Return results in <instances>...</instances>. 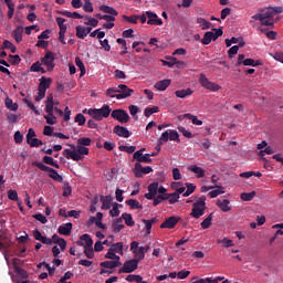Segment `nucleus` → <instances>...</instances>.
Segmentation results:
<instances>
[{"label":"nucleus","mask_w":283,"mask_h":283,"mask_svg":"<svg viewBox=\"0 0 283 283\" xmlns=\"http://www.w3.org/2000/svg\"><path fill=\"white\" fill-rule=\"evenodd\" d=\"M72 149H64L63 156L66 158V160H74L75 163H78V160H83V156H87L90 154V148L85 146H81L77 144V148L74 145H70Z\"/></svg>","instance_id":"f257e3e1"},{"label":"nucleus","mask_w":283,"mask_h":283,"mask_svg":"<svg viewBox=\"0 0 283 283\" xmlns=\"http://www.w3.org/2000/svg\"><path fill=\"white\" fill-rule=\"evenodd\" d=\"M206 209H207V197L201 196L192 205V211L190 216L196 219L201 218V216H205Z\"/></svg>","instance_id":"f03ea898"},{"label":"nucleus","mask_w":283,"mask_h":283,"mask_svg":"<svg viewBox=\"0 0 283 283\" xmlns=\"http://www.w3.org/2000/svg\"><path fill=\"white\" fill-rule=\"evenodd\" d=\"M273 17H274L273 12L271 11V9H269L263 13H256L252 15V19H254V21H261V25L273 28V25H275V21L273 20Z\"/></svg>","instance_id":"7ed1b4c3"},{"label":"nucleus","mask_w":283,"mask_h":283,"mask_svg":"<svg viewBox=\"0 0 283 283\" xmlns=\"http://www.w3.org/2000/svg\"><path fill=\"white\" fill-rule=\"evenodd\" d=\"M32 165L33 167H38L41 171H46L49 174V178H52L55 182H61L63 180V176H61L54 168L45 166V164L39 161H33Z\"/></svg>","instance_id":"20e7f679"},{"label":"nucleus","mask_w":283,"mask_h":283,"mask_svg":"<svg viewBox=\"0 0 283 283\" xmlns=\"http://www.w3.org/2000/svg\"><path fill=\"white\" fill-rule=\"evenodd\" d=\"M199 83L201 87H203L205 90H208L209 92H219V90H221V86L217 83L211 82L207 77V75H205V73H201L199 75Z\"/></svg>","instance_id":"39448f33"},{"label":"nucleus","mask_w":283,"mask_h":283,"mask_svg":"<svg viewBox=\"0 0 283 283\" xmlns=\"http://www.w3.org/2000/svg\"><path fill=\"white\" fill-rule=\"evenodd\" d=\"M111 116L112 118H114V120H118V123H122V124L129 123V113H127V111L123 108L114 109L111 113Z\"/></svg>","instance_id":"423d86ee"},{"label":"nucleus","mask_w":283,"mask_h":283,"mask_svg":"<svg viewBox=\"0 0 283 283\" xmlns=\"http://www.w3.org/2000/svg\"><path fill=\"white\" fill-rule=\"evenodd\" d=\"M117 95L116 98L117 101H123L125 98H129V96H132V94H134V90L129 88L127 85L125 84H119L117 86Z\"/></svg>","instance_id":"0eeeda50"},{"label":"nucleus","mask_w":283,"mask_h":283,"mask_svg":"<svg viewBox=\"0 0 283 283\" xmlns=\"http://www.w3.org/2000/svg\"><path fill=\"white\" fill-rule=\"evenodd\" d=\"M42 65H45L48 72H52L56 64H54V53L51 51H48L45 55L41 60Z\"/></svg>","instance_id":"6e6552de"},{"label":"nucleus","mask_w":283,"mask_h":283,"mask_svg":"<svg viewBox=\"0 0 283 283\" xmlns=\"http://www.w3.org/2000/svg\"><path fill=\"white\" fill-rule=\"evenodd\" d=\"M145 151V148H140L139 150H136L133 154L134 160H137V163L140 165V163H144L145 165H149L151 163L150 155L149 154H143Z\"/></svg>","instance_id":"1a4fd4ad"},{"label":"nucleus","mask_w":283,"mask_h":283,"mask_svg":"<svg viewBox=\"0 0 283 283\" xmlns=\"http://www.w3.org/2000/svg\"><path fill=\"white\" fill-rule=\"evenodd\" d=\"M136 269H138L137 261L130 259L124 263L123 268L118 270V273H134Z\"/></svg>","instance_id":"9d476101"},{"label":"nucleus","mask_w":283,"mask_h":283,"mask_svg":"<svg viewBox=\"0 0 283 283\" xmlns=\"http://www.w3.org/2000/svg\"><path fill=\"white\" fill-rule=\"evenodd\" d=\"M154 169L150 166L143 167L142 164L136 163L135 164V176L136 178H143L146 174H151Z\"/></svg>","instance_id":"9b49d317"},{"label":"nucleus","mask_w":283,"mask_h":283,"mask_svg":"<svg viewBox=\"0 0 283 283\" xmlns=\"http://www.w3.org/2000/svg\"><path fill=\"white\" fill-rule=\"evenodd\" d=\"M78 247H84L85 249H92L94 245V240H92V237L90 234H83L80 237V241L76 242Z\"/></svg>","instance_id":"f8f14e48"},{"label":"nucleus","mask_w":283,"mask_h":283,"mask_svg":"<svg viewBox=\"0 0 283 283\" xmlns=\"http://www.w3.org/2000/svg\"><path fill=\"white\" fill-rule=\"evenodd\" d=\"M179 221L178 217H169L160 224V229H174Z\"/></svg>","instance_id":"ddd939ff"},{"label":"nucleus","mask_w":283,"mask_h":283,"mask_svg":"<svg viewBox=\"0 0 283 283\" xmlns=\"http://www.w3.org/2000/svg\"><path fill=\"white\" fill-rule=\"evenodd\" d=\"M113 132L116 134V136H119V138H129V136H132L129 129L120 125H116Z\"/></svg>","instance_id":"4468645a"},{"label":"nucleus","mask_w":283,"mask_h":283,"mask_svg":"<svg viewBox=\"0 0 283 283\" xmlns=\"http://www.w3.org/2000/svg\"><path fill=\"white\" fill-rule=\"evenodd\" d=\"M99 201L102 202V209L104 211H107L108 209H112V202L114 201V197L112 195L108 196H99Z\"/></svg>","instance_id":"2eb2a0df"},{"label":"nucleus","mask_w":283,"mask_h":283,"mask_svg":"<svg viewBox=\"0 0 283 283\" xmlns=\"http://www.w3.org/2000/svg\"><path fill=\"white\" fill-rule=\"evenodd\" d=\"M75 30L77 39H85L92 32V27L77 25Z\"/></svg>","instance_id":"dca6fc26"},{"label":"nucleus","mask_w":283,"mask_h":283,"mask_svg":"<svg viewBox=\"0 0 283 283\" xmlns=\"http://www.w3.org/2000/svg\"><path fill=\"white\" fill-rule=\"evenodd\" d=\"M33 238H34V240L42 242V244H48V245L52 244V239H50L48 237H43V234L39 230L33 231Z\"/></svg>","instance_id":"f3484780"},{"label":"nucleus","mask_w":283,"mask_h":283,"mask_svg":"<svg viewBox=\"0 0 283 283\" xmlns=\"http://www.w3.org/2000/svg\"><path fill=\"white\" fill-rule=\"evenodd\" d=\"M50 85H52V78L42 76L40 78L38 90H41L42 92H48V90H50Z\"/></svg>","instance_id":"a211bd4d"},{"label":"nucleus","mask_w":283,"mask_h":283,"mask_svg":"<svg viewBox=\"0 0 283 283\" xmlns=\"http://www.w3.org/2000/svg\"><path fill=\"white\" fill-rule=\"evenodd\" d=\"M72 227H73L72 222L64 223V224L59 227L57 233H60V235H71L72 234Z\"/></svg>","instance_id":"6ab92c4d"},{"label":"nucleus","mask_w":283,"mask_h":283,"mask_svg":"<svg viewBox=\"0 0 283 283\" xmlns=\"http://www.w3.org/2000/svg\"><path fill=\"white\" fill-rule=\"evenodd\" d=\"M169 85H171V80H161L155 84V90H158V92H165Z\"/></svg>","instance_id":"aec40b11"},{"label":"nucleus","mask_w":283,"mask_h":283,"mask_svg":"<svg viewBox=\"0 0 283 283\" xmlns=\"http://www.w3.org/2000/svg\"><path fill=\"white\" fill-rule=\"evenodd\" d=\"M97 114L102 115V118H109V115L112 114V108H109V105L104 104L103 107L96 108Z\"/></svg>","instance_id":"412c9836"},{"label":"nucleus","mask_w":283,"mask_h":283,"mask_svg":"<svg viewBox=\"0 0 283 283\" xmlns=\"http://www.w3.org/2000/svg\"><path fill=\"white\" fill-rule=\"evenodd\" d=\"M123 263H120V261H104L102 263H99V266H103L104 269H116L117 266H122Z\"/></svg>","instance_id":"4be33fe9"},{"label":"nucleus","mask_w":283,"mask_h":283,"mask_svg":"<svg viewBox=\"0 0 283 283\" xmlns=\"http://www.w3.org/2000/svg\"><path fill=\"white\" fill-rule=\"evenodd\" d=\"M229 205V199L217 200V207H219V209H221V211H223L224 213H227V211H231V207Z\"/></svg>","instance_id":"5701e85b"},{"label":"nucleus","mask_w":283,"mask_h":283,"mask_svg":"<svg viewBox=\"0 0 283 283\" xmlns=\"http://www.w3.org/2000/svg\"><path fill=\"white\" fill-rule=\"evenodd\" d=\"M12 36L17 43H21L23 41V27H17L12 32Z\"/></svg>","instance_id":"b1692460"},{"label":"nucleus","mask_w":283,"mask_h":283,"mask_svg":"<svg viewBox=\"0 0 283 283\" xmlns=\"http://www.w3.org/2000/svg\"><path fill=\"white\" fill-rule=\"evenodd\" d=\"M101 12H104L105 14H111V17H118V11L116 9L104 4L99 7Z\"/></svg>","instance_id":"393cba45"},{"label":"nucleus","mask_w":283,"mask_h":283,"mask_svg":"<svg viewBox=\"0 0 283 283\" xmlns=\"http://www.w3.org/2000/svg\"><path fill=\"white\" fill-rule=\"evenodd\" d=\"M191 94H193L191 88L179 90L175 92V96H177V98H187V96H191Z\"/></svg>","instance_id":"a878e982"},{"label":"nucleus","mask_w":283,"mask_h":283,"mask_svg":"<svg viewBox=\"0 0 283 283\" xmlns=\"http://www.w3.org/2000/svg\"><path fill=\"white\" fill-rule=\"evenodd\" d=\"M4 105L7 107V109H10V112H17V109H19V104L12 102V98L7 97L4 99Z\"/></svg>","instance_id":"bb28decb"},{"label":"nucleus","mask_w":283,"mask_h":283,"mask_svg":"<svg viewBox=\"0 0 283 283\" xmlns=\"http://www.w3.org/2000/svg\"><path fill=\"white\" fill-rule=\"evenodd\" d=\"M123 229H125V224H123V218L116 219V221L113 223L114 233H120Z\"/></svg>","instance_id":"cd10ccee"},{"label":"nucleus","mask_w":283,"mask_h":283,"mask_svg":"<svg viewBox=\"0 0 283 283\" xmlns=\"http://www.w3.org/2000/svg\"><path fill=\"white\" fill-rule=\"evenodd\" d=\"M122 220L125 221V224L127 227H134L136 224V222L134 221V218L132 217V214L127 213V212H124L122 214Z\"/></svg>","instance_id":"c85d7f7f"},{"label":"nucleus","mask_w":283,"mask_h":283,"mask_svg":"<svg viewBox=\"0 0 283 283\" xmlns=\"http://www.w3.org/2000/svg\"><path fill=\"white\" fill-rule=\"evenodd\" d=\"M216 190H212L209 192L210 198H218V196H221V193H224V187L222 186H212Z\"/></svg>","instance_id":"c756f323"},{"label":"nucleus","mask_w":283,"mask_h":283,"mask_svg":"<svg viewBox=\"0 0 283 283\" xmlns=\"http://www.w3.org/2000/svg\"><path fill=\"white\" fill-rule=\"evenodd\" d=\"M1 50H10L12 54L17 53V46L10 40H4Z\"/></svg>","instance_id":"7c9ffc66"},{"label":"nucleus","mask_w":283,"mask_h":283,"mask_svg":"<svg viewBox=\"0 0 283 283\" xmlns=\"http://www.w3.org/2000/svg\"><path fill=\"white\" fill-rule=\"evenodd\" d=\"M190 171H192V174H196L197 178H205V169L200 168L197 165L190 166Z\"/></svg>","instance_id":"2f4dec72"},{"label":"nucleus","mask_w":283,"mask_h":283,"mask_svg":"<svg viewBox=\"0 0 283 283\" xmlns=\"http://www.w3.org/2000/svg\"><path fill=\"white\" fill-rule=\"evenodd\" d=\"M255 196H256L255 191L243 192L241 193V200H243V202H251V200H253Z\"/></svg>","instance_id":"473e14b6"},{"label":"nucleus","mask_w":283,"mask_h":283,"mask_svg":"<svg viewBox=\"0 0 283 283\" xmlns=\"http://www.w3.org/2000/svg\"><path fill=\"white\" fill-rule=\"evenodd\" d=\"M211 41H213V32L208 31L205 33L203 39H201V43H202V45H209V43H211Z\"/></svg>","instance_id":"72a5a7b5"},{"label":"nucleus","mask_w":283,"mask_h":283,"mask_svg":"<svg viewBox=\"0 0 283 283\" xmlns=\"http://www.w3.org/2000/svg\"><path fill=\"white\" fill-rule=\"evenodd\" d=\"M42 160L44 165H51V167H55V169H60L61 167L57 163L54 161V158H52L51 156H44Z\"/></svg>","instance_id":"f704fd0d"},{"label":"nucleus","mask_w":283,"mask_h":283,"mask_svg":"<svg viewBox=\"0 0 283 283\" xmlns=\"http://www.w3.org/2000/svg\"><path fill=\"white\" fill-rule=\"evenodd\" d=\"M126 205L130 207V209H143V205L136 199L126 200Z\"/></svg>","instance_id":"c9c22d12"},{"label":"nucleus","mask_w":283,"mask_h":283,"mask_svg":"<svg viewBox=\"0 0 283 283\" xmlns=\"http://www.w3.org/2000/svg\"><path fill=\"white\" fill-rule=\"evenodd\" d=\"M197 23L201 25L202 30H210L211 29V22L207 21L205 18H198Z\"/></svg>","instance_id":"e433bc0d"},{"label":"nucleus","mask_w":283,"mask_h":283,"mask_svg":"<svg viewBox=\"0 0 283 283\" xmlns=\"http://www.w3.org/2000/svg\"><path fill=\"white\" fill-rule=\"evenodd\" d=\"M158 112H160V108L158 106H153L145 108L144 114L146 118H149V116H151L153 114H158Z\"/></svg>","instance_id":"4c0bfd02"},{"label":"nucleus","mask_w":283,"mask_h":283,"mask_svg":"<svg viewBox=\"0 0 283 283\" xmlns=\"http://www.w3.org/2000/svg\"><path fill=\"white\" fill-rule=\"evenodd\" d=\"M87 114H88V116H92V118H94V120H103L101 113H98L96 111V108H90L87 111Z\"/></svg>","instance_id":"58836bf2"},{"label":"nucleus","mask_w":283,"mask_h":283,"mask_svg":"<svg viewBox=\"0 0 283 283\" xmlns=\"http://www.w3.org/2000/svg\"><path fill=\"white\" fill-rule=\"evenodd\" d=\"M106 260H115L120 262V256L116 255V252L112 250V248L108 249L107 253L105 254Z\"/></svg>","instance_id":"ea45409f"},{"label":"nucleus","mask_w":283,"mask_h":283,"mask_svg":"<svg viewBox=\"0 0 283 283\" xmlns=\"http://www.w3.org/2000/svg\"><path fill=\"white\" fill-rule=\"evenodd\" d=\"M217 244H222L224 249H229L230 247H233V240L223 238L222 240H217Z\"/></svg>","instance_id":"a19ab883"},{"label":"nucleus","mask_w":283,"mask_h":283,"mask_svg":"<svg viewBox=\"0 0 283 283\" xmlns=\"http://www.w3.org/2000/svg\"><path fill=\"white\" fill-rule=\"evenodd\" d=\"M111 250H113L115 253H118L119 255H123V242L113 243L111 245Z\"/></svg>","instance_id":"79ce46f5"},{"label":"nucleus","mask_w":283,"mask_h":283,"mask_svg":"<svg viewBox=\"0 0 283 283\" xmlns=\"http://www.w3.org/2000/svg\"><path fill=\"white\" fill-rule=\"evenodd\" d=\"M169 140H174L175 143H180V135L177 130H169L168 133Z\"/></svg>","instance_id":"37998d69"},{"label":"nucleus","mask_w":283,"mask_h":283,"mask_svg":"<svg viewBox=\"0 0 283 283\" xmlns=\"http://www.w3.org/2000/svg\"><path fill=\"white\" fill-rule=\"evenodd\" d=\"M75 64L77 65L81 74L80 76H85V64H83V61L81 57H75Z\"/></svg>","instance_id":"c03bdc74"},{"label":"nucleus","mask_w":283,"mask_h":283,"mask_svg":"<svg viewBox=\"0 0 283 283\" xmlns=\"http://www.w3.org/2000/svg\"><path fill=\"white\" fill-rule=\"evenodd\" d=\"M243 65L251 66V67H258V65H262V62L253 60V59H245L243 61Z\"/></svg>","instance_id":"a18cd8bd"},{"label":"nucleus","mask_w":283,"mask_h":283,"mask_svg":"<svg viewBox=\"0 0 283 283\" xmlns=\"http://www.w3.org/2000/svg\"><path fill=\"white\" fill-rule=\"evenodd\" d=\"M211 220H213V212L210 213V214L201 222V228H202V229H209V227H211Z\"/></svg>","instance_id":"49530a36"},{"label":"nucleus","mask_w":283,"mask_h":283,"mask_svg":"<svg viewBox=\"0 0 283 283\" xmlns=\"http://www.w3.org/2000/svg\"><path fill=\"white\" fill-rule=\"evenodd\" d=\"M185 118H188V120H192V125H202V120L198 119V116H193L189 113L184 115Z\"/></svg>","instance_id":"de8ad7c7"},{"label":"nucleus","mask_w":283,"mask_h":283,"mask_svg":"<svg viewBox=\"0 0 283 283\" xmlns=\"http://www.w3.org/2000/svg\"><path fill=\"white\" fill-rule=\"evenodd\" d=\"M77 145L82 147H90L92 145V139L90 137H83L77 140Z\"/></svg>","instance_id":"09e8293b"},{"label":"nucleus","mask_w":283,"mask_h":283,"mask_svg":"<svg viewBox=\"0 0 283 283\" xmlns=\"http://www.w3.org/2000/svg\"><path fill=\"white\" fill-rule=\"evenodd\" d=\"M106 96L109 98H116L118 96V87H109L106 90Z\"/></svg>","instance_id":"8fccbe9b"},{"label":"nucleus","mask_w":283,"mask_h":283,"mask_svg":"<svg viewBox=\"0 0 283 283\" xmlns=\"http://www.w3.org/2000/svg\"><path fill=\"white\" fill-rule=\"evenodd\" d=\"M97 19H99L101 21H107V22H113V21H116V18L113 17V15H109V14H101V13H97L96 14Z\"/></svg>","instance_id":"3c124183"},{"label":"nucleus","mask_w":283,"mask_h":283,"mask_svg":"<svg viewBox=\"0 0 283 283\" xmlns=\"http://www.w3.org/2000/svg\"><path fill=\"white\" fill-rule=\"evenodd\" d=\"M187 191L184 192V198H188V196H191L193 191H196V186L193 184H186Z\"/></svg>","instance_id":"603ef678"},{"label":"nucleus","mask_w":283,"mask_h":283,"mask_svg":"<svg viewBox=\"0 0 283 283\" xmlns=\"http://www.w3.org/2000/svg\"><path fill=\"white\" fill-rule=\"evenodd\" d=\"M119 151H126V154H136V146H119Z\"/></svg>","instance_id":"864d4df0"},{"label":"nucleus","mask_w":283,"mask_h":283,"mask_svg":"<svg viewBox=\"0 0 283 283\" xmlns=\"http://www.w3.org/2000/svg\"><path fill=\"white\" fill-rule=\"evenodd\" d=\"M85 19H87V22H84L85 25H91L92 28H96L98 25L96 18L85 15Z\"/></svg>","instance_id":"5fc2aeb1"},{"label":"nucleus","mask_w":283,"mask_h":283,"mask_svg":"<svg viewBox=\"0 0 283 283\" xmlns=\"http://www.w3.org/2000/svg\"><path fill=\"white\" fill-rule=\"evenodd\" d=\"M109 216H112V218H117V216H120V210L118 209V203H114L113 205V209L109 210Z\"/></svg>","instance_id":"6e6d98bb"},{"label":"nucleus","mask_w":283,"mask_h":283,"mask_svg":"<svg viewBox=\"0 0 283 283\" xmlns=\"http://www.w3.org/2000/svg\"><path fill=\"white\" fill-rule=\"evenodd\" d=\"M69 196H72V186H70V184L66 182L63 187V198H69Z\"/></svg>","instance_id":"4d7b16f0"},{"label":"nucleus","mask_w":283,"mask_h":283,"mask_svg":"<svg viewBox=\"0 0 283 283\" xmlns=\"http://www.w3.org/2000/svg\"><path fill=\"white\" fill-rule=\"evenodd\" d=\"M7 196L9 198V200H13L14 202H17V200H19V193L17 192V190H8Z\"/></svg>","instance_id":"13d9d810"},{"label":"nucleus","mask_w":283,"mask_h":283,"mask_svg":"<svg viewBox=\"0 0 283 283\" xmlns=\"http://www.w3.org/2000/svg\"><path fill=\"white\" fill-rule=\"evenodd\" d=\"M9 63H11V65H19V63H21V56L10 54Z\"/></svg>","instance_id":"bf43d9fd"},{"label":"nucleus","mask_w":283,"mask_h":283,"mask_svg":"<svg viewBox=\"0 0 283 283\" xmlns=\"http://www.w3.org/2000/svg\"><path fill=\"white\" fill-rule=\"evenodd\" d=\"M48 125H56V116L54 114L44 115Z\"/></svg>","instance_id":"052dcab7"},{"label":"nucleus","mask_w":283,"mask_h":283,"mask_svg":"<svg viewBox=\"0 0 283 283\" xmlns=\"http://www.w3.org/2000/svg\"><path fill=\"white\" fill-rule=\"evenodd\" d=\"M7 119L11 125L14 124V123H19V116L17 114H13V113H8L7 114Z\"/></svg>","instance_id":"680f3d73"},{"label":"nucleus","mask_w":283,"mask_h":283,"mask_svg":"<svg viewBox=\"0 0 283 283\" xmlns=\"http://www.w3.org/2000/svg\"><path fill=\"white\" fill-rule=\"evenodd\" d=\"M27 143H28V145H30V147H41V145H43V140H41L39 138H33Z\"/></svg>","instance_id":"e2e57ef3"},{"label":"nucleus","mask_w":283,"mask_h":283,"mask_svg":"<svg viewBox=\"0 0 283 283\" xmlns=\"http://www.w3.org/2000/svg\"><path fill=\"white\" fill-rule=\"evenodd\" d=\"M85 115L78 113L76 116H75V123H77L80 125V127H83V125H85Z\"/></svg>","instance_id":"0e129e2a"},{"label":"nucleus","mask_w":283,"mask_h":283,"mask_svg":"<svg viewBox=\"0 0 283 283\" xmlns=\"http://www.w3.org/2000/svg\"><path fill=\"white\" fill-rule=\"evenodd\" d=\"M148 191L155 196L158 193V182H153L148 186Z\"/></svg>","instance_id":"69168bd1"},{"label":"nucleus","mask_w":283,"mask_h":283,"mask_svg":"<svg viewBox=\"0 0 283 283\" xmlns=\"http://www.w3.org/2000/svg\"><path fill=\"white\" fill-rule=\"evenodd\" d=\"M270 56H272L274 61L283 63V52L270 53Z\"/></svg>","instance_id":"338daca9"},{"label":"nucleus","mask_w":283,"mask_h":283,"mask_svg":"<svg viewBox=\"0 0 283 283\" xmlns=\"http://www.w3.org/2000/svg\"><path fill=\"white\" fill-rule=\"evenodd\" d=\"M140 275H138V274H130V275H127V277H126V281L127 282H140Z\"/></svg>","instance_id":"774afa93"}]
</instances>
